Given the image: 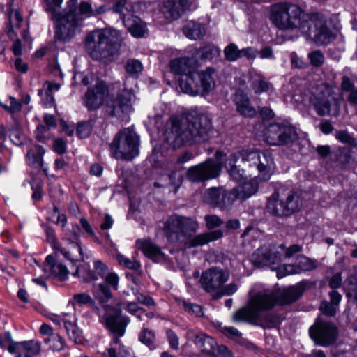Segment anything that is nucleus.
<instances>
[{
	"mask_svg": "<svg viewBox=\"0 0 357 357\" xmlns=\"http://www.w3.org/2000/svg\"><path fill=\"white\" fill-rule=\"evenodd\" d=\"M225 166L230 176L237 181L252 178L231 190L234 201H245L255 195L259 190L258 181L269 180L275 169L271 152L252 149H241L231 153Z\"/></svg>",
	"mask_w": 357,
	"mask_h": 357,
	"instance_id": "nucleus-1",
	"label": "nucleus"
},
{
	"mask_svg": "<svg viewBox=\"0 0 357 357\" xmlns=\"http://www.w3.org/2000/svg\"><path fill=\"white\" fill-rule=\"evenodd\" d=\"M215 133L211 118L206 114L174 116L167 122L164 140L173 149L204 142Z\"/></svg>",
	"mask_w": 357,
	"mask_h": 357,
	"instance_id": "nucleus-2",
	"label": "nucleus"
},
{
	"mask_svg": "<svg viewBox=\"0 0 357 357\" xmlns=\"http://www.w3.org/2000/svg\"><path fill=\"white\" fill-rule=\"evenodd\" d=\"M197 63L194 58L183 56L172 59L169 67L173 73L182 75L178 85L183 93L192 96H204L215 88V70L208 67L198 72Z\"/></svg>",
	"mask_w": 357,
	"mask_h": 357,
	"instance_id": "nucleus-3",
	"label": "nucleus"
},
{
	"mask_svg": "<svg viewBox=\"0 0 357 357\" xmlns=\"http://www.w3.org/2000/svg\"><path fill=\"white\" fill-rule=\"evenodd\" d=\"M302 291H250L247 305L233 315L234 322L257 324L268 321L264 312L276 305H284L296 301Z\"/></svg>",
	"mask_w": 357,
	"mask_h": 357,
	"instance_id": "nucleus-4",
	"label": "nucleus"
},
{
	"mask_svg": "<svg viewBox=\"0 0 357 357\" xmlns=\"http://www.w3.org/2000/svg\"><path fill=\"white\" fill-rule=\"evenodd\" d=\"M199 229L196 218L173 214L164 222L163 232L169 242L176 244H188L189 247H198L222 238L220 229L202 233L190 238Z\"/></svg>",
	"mask_w": 357,
	"mask_h": 357,
	"instance_id": "nucleus-5",
	"label": "nucleus"
},
{
	"mask_svg": "<svg viewBox=\"0 0 357 357\" xmlns=\"http://www.w3.org/2000/svg\"><path fill=\"white\" fill-rule=\"evenodd\" d=\"M121 33L113 29H96L89 32L84 40L87 54L93 60L107 63L119 54Z\"/></svg>",
	"mask_w": 357,
	"mask_h": 357,
	"instance_id": "nucleus-6",
	"label": "nucleus"
},
{
	"mask_svg": "<svg viewBox=\"0 0 357 357\" xmlns=\"http://www.w3.org/2000/svg\"><path fill=\"white\" fill-rule=\"evenodd\" d=\"M269 18L279 30L289 32H309L310 13L296 3L284 1L270 7Z\"/></svg>",
	"mask_w": 357,
	"mask_h": 357,
	"instance_id": "nucleus-7",
	"label": "nucleus"
},
{
	"mask_svg": "<svg viewBox=\"0 0 357 357\" xmlns=\"http://www.w3.org/2000/svg\"><path fill=\"white\" fill-rule=\"evenodd\" d=\"M96 300L104 308V314L100 315L102 321L110 331L118 337L124 335L126 326L130 321L128 317L121 314L120 305H126V310L131 314L136 315L139 320H142V314L144 311L134 302L118 303L117 307H111L107 303L112 300L111 291H96Z\"/></svg>",
	"mask_w": 357,
	"mask_h": 357,
	"instance_id": "nucleus-8",
	"label": "nucleus"
},
{
	"mask_svg": "<svg viewBox=\"0 0 357 357\" xmlns=\"http://www.w3.org/2000/svg\"><path fill=\"white\" fill-rule=\"evenodd\" d=\"M302 200L297 192L284 188L277 189L268 199L266 209L278 217L289 216L298 211Z\"/></svg>",
	"mask_w": 357,
	"mask_h": 357,
	"instance_id": "nucleus-9",
	"label": "nucleus"
},
{
	"mask_svg": "<svg viewBox=\"0 0 357 357\" xmlns=\"http://www.w3.org/2000/svg\"><path fill=\"white\" fill-rule=\"evenodd\" d=\"M52 20L56 23L54 38L63 43L70 42L75 38L83 25V17L77 15L75 8L54 13L52 15Z\"/></svg>",
	"mask_w": 357,
	"mask_h": 357,
	"instance_id": "nucleus-10",
	"label": "nucleus"
},
{
	"mask_svg": "<svg viewBox=\"0 0 357 357\" xmlns=\"http://www.w3.org/2000/svg\"><path fill=\"white\" fill-rule=\"evenodd\" d=\"M139 146L137 135L126 128L120 131L110 144L111 155L117 160L130 161L139 154Z\"/></svg>",
	"mask_w": 357,
	"mask_h": 357,
	"instance_id": "nucleus-11",
	"label": "nucleus"
},
{
	"mask_svg": "<svg viewBox=\"0 0 357 357\" xmlns=\"http://www.w3.org/2000/svg\"><path fill=\"white\" fill-rule=\"evenodd\" d=\"M225 153L217 151L214 158L189 167L185 173L187 179L193 183L204 182L220 176Z\"/></svg>",
	"mask_w": 357,
	"mask_h": 357,
	"instance_id": "nucleus-12",
	"label": "nucleus"
},
{
	"mask_svg": "<svg viewBox=\"0 0 357 357\" xmlns=\"http://www.w3.org/2000/svg\"><path fill=\"white\" fill-rule=\"evenodd\" d=\"M335 99V89L331 84L321 82L313 86L308 96V107L319 116L329 115L331 101Z\"/></svg>",
	"mask_w": 357,
	"mask_h": 357,
	"instance_id": "nucleus-13",
	"label": "nucleus"
},
{
	"mask_svg": "<svg viewBox=\"0 0 357 357\" xmlns=\"http://www.w3.org/2000/svg\"><path fill=\"white\" fill-rule=\"evenodd\" d=\"M264 137L270 145L284 146L295 142L298 139V134L295 128L289 124L274 123L266 128Z\"/></svg>",
	"mask_w": 357,
	"mask_h": 357,
	"instance_id": "nucleus-14",
	"label": "nucleus"
},
{
	"mask_svg": "<svg viewBox=\"0 0 357 357\" xmlns=\"http://www.w3.org/2000/svg\"><path fill=\"white\" fill-rule=\"evenodd\" d=\"M309 32L301 33L318 45H326L334 39V35L326 26L324 16L319 13H310Z\"/></svg>",
	"mask_w": 357,
	"mask_h": 357,
	"instance_id": "nucleus-15",
	"label": "nucleus"
},
{
	"mask_svg": "<svg viewBox=\"0 0 357 357\" xmlns=\"http://www.w3.org/2000/svg\"><path fill=\"white\" fill-rule=\"evenodd\" d=\"M310 335L314 342L320 346L327 347L335 342L337 337L336 326L331 323L317 319L310 328Z\"/></svg>",
	"mask_w": 357,
	"mask_h": 357,
	"instance_id": "nucleus-16",
	"label": "nucleus"
},
{
	"mask_svg": "<svg viewBox=\"0 0 357 357\" xmlns=\"http://www.w3.org/2000/svg\"><path fill=\"white\" fill-rule=\"evenodd\" d=\"M132 92L126 89L121 91L116 97L107 102V112L117 119L123 120L132 111Z\"/></svg>",
	"mask_w": 357,
	"mask_h": 357,
	"instance_id": "nucleus-17",
	"label": "nucleus"
},
{
	"mask_svg": "<svg viewBox=\"0 0 357 357\" xmlns=\"http://www.w3.org/2000/svg\"><path fill=\"white\" fill-rule=\"evenodd\" d=\"M228 271L220 267H211L202 273L199 282L205 290H218L229 279Z\"/></svg>",
	"mask_w": 357,
	"mask_h": 357,
	"instance_id": "nucleus-18",
	"label": "nucleus"
},
{
	"mask_svg": "<svg viewBox=\"0 0 357 357\" xmlns=\"http://www.w3.org/2000/svg\"><path fill=\"white\" fill-rule=\"evenodd\" d=\"M108 93L109 88L106 83L96 79L95 84L89 87L85 93L83 99L84 105L89 110H96L103 104Z\"/></svg>",
	"mask_w": 357,
	"mask_h": 357,
	"instance_id": "nucleus-19",
	"label": "nucleus"
},
{
	"mask_svg": "<svg viewBox=\"0 0 357 357\" xmlns=\"http://www.w3.org/2000/svg\"><path fill=\"white\" fill-rule=\"evenodd\" d=\"M282 254L275 250L262 246L257 248L252 255L253 265L258 268L269 267L275 269L282 261Z\"/></svg>",
	"mask_w": 357,
	"mask_h": 357,
	"instance_id": "nucleus-20",
	"label": "nucleus"
},
{
	"mask_svg": "<svg viewBox=\"0 0 357 357\" xmlns=\"http://www.w3.org/2000/svg\"><path fill=\"white\" fill-rule=\"evenodd\" d=\"M206 203L221 209L229 208L234 203L231 190L227 192L222 187H213L207 189L204 195Z\"/></svg>",
	"mask_w": 357,
	"mask_h": 357,
	"instance_id": "nucleus-21",
	"label": "nucleus"
},
{
	"mask_svg": "<svg viewBox=\"0 0 357 357\" xmlns=\"http://www.w3.org/2000/svg\"><path fill=\"white\" fill-rule=\"evenodd\" d=\"M189 0H167L164 3L163 13L169 20L179 18L189 8Z\"/></svg>",
	"mask_w": 357,
	"mask_h": 357,
	"instance_id": "nucleus-22",
	"label": "nucleus"
},
{
	"mask_svg": "<svg viewBox=\"0 0 357 357\" xmlns=\"http://www.w3.org/2000/svg\"><path fill=\"white\" fill-rule=\"evenodd\" d=\"M137 248L155 262H162L165 260V255L161 248L150 240L139 239L136 241Z\"/></svg>",
	"mask_w": 357,
	"mask_h": 357,
	"instance_id": "nucleus-23",
	"label": "nucleus"
},
{
	"mask_svg": "<svg viewBox=\"0 0 357 357\" xmlns=\"http://www.w3.org/2000/svg\"><path fill=\"white\" fill-rule=\"evenodd\" d=\"M45 153V149L39 144H33L29 146L25 156L27 165L32 168H43L46 172L47 169L44 167L43 161Z\"/></svg>",
	"mask_w": 357,
	"mask_h": 357,
	"instance_id": "nucleus-24",
	"label": "nucleus"
},
{
	"mask_svg": "<svg viewBox=\"0 0 357 357\" xmlns=\"http://www.w3.org/2000/svg\"><path fill=\"white\" fill-rule=\"evenodd\" d=\"M66 241L70 245L69 250H66L65 248H62L60 244L54 243L52 248L54 251L56 253L60 252L63 254L66 259L70 261H82L84 259V255L80 243L79 241L73 242L69 239Z\"/></svg>",
	"mask_w": 357,
	"mask_h": 357,
	"instance_id": "nucleus-25",
	"label": "nucleus"
},
{
	"mask_svg": "<svg viewBox=\"0 0 357 357\" xmlns=\"http://www.w3.org/2000/svg\"><path fill=\"white\" fill-rule=\"evenodd\" d=\"M94 271L86 270L84 267L77 268L73 275L81 276L86 282L98 279V275L102 276L107 271V266L100 260H96L93 264Z\"/></svg>",
	"mask_w": 357,
	"mask_h": 357,
	"instance_id": "nucleus-26",
	"label": "nucleus"
},
{
	"mask_svg": "<svg viewBox=\"0 0 357 357\" xmlns=\"http://www.w3.org/2000/svg\"><path fill=\"white\" fill-rule=\"evenodd\" d=\"M44 270L61 280H66L69 273L67 268L62 264L56 262L52 255L46 257Z\"/></svg>",
	"mask_w": 357,
	"mask_h": 357,
	"instance_id": "nucleus-27",
	"label": "nucleus"
},
{
	"mask_svg": "<svg viewBox=\"0 0 357 357\" xmlns=\"http://www.w3.org/2000/svg\"><path fill=\"white\" fill-rule=\"evenodd\" d=\"M123 24L132 36L135 38L144 37L147 32L146 24L136 15H133L131 18L124 20Z\"/></svg>",
	"mask_w": 357,
	"mask_h": 357,
	"instance_id": "nucleus-28",
	"label": "nucleus"
},
{
	"mask_svg": "<svg viewBox=\"0 0 357 357\" xmlns=\"http://www.w3.org/2000/svg\"><path fill=\"white\" fill-rule=\"evenodd\" d=\"M79 16L84 18H89L91 17H96L99 15L105 13L107 10V7L105 5H101L98 7L93 8L91 3L88 1H81L77 8H75Z\"/></svg>",
	"mask_w": 357,
	"mask_h": 357,
	"instance_id": "nucleus-29",
	"label": "nucleus"
},
{
	"mask_svg": "<svg viewBox=\"0 0 357 357\" xmlns=\"http://www.w3.org/2000/svg\"><path fill=\"white\" fill-rule=\"evenodd\" d=\"M183 33L188 38L198 40L204 36L206 29L202 24L192 20L183 26Z\"/></svg>",
	"mask_w": 357,
	"mask_h": 357,
	"instance_id": "nucleus-30",
	"label": "nucleus"
},
{
	"mask_svg": "<svg viewBox=\"0 0 357 357\" xmlns=\"http://www.w3.org/2000/svg\"><path fill=\"white\" fill-rule=\"evenodd\" d=\"M194 343L203 353H211L214 351L216 341L211 337L203 333H197L195 335Z\"/></svg>",
	"mask_w": 357,
	"mask_h": 357,
	"instance_id": "nucleus-31",
	"label": "nucleus"
},
{
	"mask_svg": "<svg viewBox=\"0 0 357 357\" xmlns=\"http://www.w3.org/2000/svg\"><path fill=\"white\" fill-rule=\"evenodd\" d=\"M331 303L323 301L320 305V310L326 316L332 317L336 314L337 305L340 303L342 296L338 291H330Z\"/></svg>",
	"mask_w": 357,
	"mask_h": 357,
	"instance_id": "nucleus-32",
	"label": "nucleus"
},
{
	"mask_svg": "<svg viewBox=\"0 0 357 357\" xmlns=\"http://www.w3.org/2000/svg\"><path fill=\"white\" fill-rule=\"evenodd\" d=\"M340 89L348 93L347 100L351 105H357V89L348 76H343L341 79Z\"/></svg>",
	"mask_w": 357,
	"mask_h": 357,
	"instance_id": "nucleus-33",
	"label": "nucleus"
},
{
	"mask_svg": "<svg viewBox=\"0 0 357 357\" xmlns=\"http://www.w3.org/2000/svg\"><path fill=\"white\" fill-rule=\"evenodd\" d=\"M109 357H135L132 351L122 344L118 337H115L108 349Z\"/></svg>",
	"mask_w": 357,
	"mask_h": 357,
	"instance_id": "nucleus-34",
	"label": "nucleus"
},
{
	"mask_svg": "<svg viewBox=\"0 0 357 357\" xmlns=\"http://www.w3.org/2000/svg\"><path fill=\"white\" fill-rule=\"evenodd\" d=\"M113 12L118 13L123 22L124 20L131 18L133 15V6L128 0H119L112 7Z\"/></svg>",
	"mask_w": 357,
	"mask_h": 357,
	"instance_id": "nucleus-35",
	"label": "nucleus"
},
{
	"mask_svg": "<svg viewBox=\"0 0 357 357\" xmlns=\"http://www.w3.org/2000/svg\"><path fill=\"white\" fill-rule=\"evenodd\" d=\"M298 273L303 271H311L315 270L319 266V263L316 259L309 258L303 255L296 257L295 261Z\"/></svg>",
	"mask_w": 357,
	"mask_h": 357,
	"instance_id": "nucleus-36",
	"label": "nucleus"
},
{
	"mask_svg": "<svg viewBox=\"0 0 357 357\" xmlns=\"http://www.w3.org/2000/svg\"><path fill=\"white\" fill-rule=\"evenodd\" d=\"M166 166L169 169L167 173L169 183L177 190L183 182L182 169L172 162H167Z\"/></svg>",
	"mask_w": 357,
	"mask_h": 357,
	"instance_id": "nucleus-37",
	"label": "nucleus"
},
{
	"mask_svg": "<svg viewBox=\"0 0 357 357\" xmlns=\"http://www.w3.org/2000/svg\"><path fill=\"white\" fill-rule=\"evenodd\" d=\"M138 338L142 344L147 346L150 349H156L155 334L153 331L144 328L139 333Z\"/></svg>",
	"mask_w": 357,
	"mask_h": 357,
	"instance_id": "nucleus-38",
	"label": "nucleus"
},
{
	"mask_svg": "<svg viewBox=\"0 0 357 357\" xmlns=\"http://www.w3.org/2000/svg\"><path fill=\"white\" fill-rule=\"evenodd\" d=\"M9 137L11 142L17 146L22 145L26 140L18 122H15L8 129Z\"/></svg>",
	"mask_w": 357,
	"mask_h": 357,
	"instance_id": "nucleus-39",
	"label": "nucleus"
},
{
	"mask_svg": "<svg viewBox=\"0 0 357 357\" xmlns=\"http://www.w3.org/2000/svg\"><path fill=\"white\" fill-rule=\"evenodd\" d=\"M10 354H23L25 351L24 341L15 342L13 340L10 332L7 331V343L6 349Z\"/></svg>",
	"mask_w": 357,
	"mask_h": 357,
	"instance_id": "nucleus-40",
	"label": "nucleus"
},
{
	"mask_svg": "<svg viewBox=\"0 0 357 357\" xmlns=\"http://www.w3.org/2000/svg\"><path fill=\"white\" fill-rule=\"evenodd\" d=\"M45 344H49L50 349L54 351H59L64 349L66 342L59 334L52 335L44 340Z\"/></svg>",
	"mask_w": 357,
	"mask_h": 357,
	"instance_id": "nucleus-41",
	"label": "nucleus"
},
{
	"mask_svg": "<svg viewBox=\"0 0 357 357\" xmlns=\"http://www.w3.org/2000/svg\"><path fill=\"white\" fill-rule=\"evenodd\" d=\"M252 88L255 93L259 94L268 91L272 88V85L264 77L259 76L257 79L252 82Z\"/></svg>",
	"mask_w": 357,
	"mask_h": 357,
	"instance_id": "nucleus-42",
	"label": "nucleus"
},
{
	"mask_svg": "<svg viewBox=\"0 0 357 357\" xmlns=\"http://www.w3.org/2000/svg\"><path fill=\"white\" fill-rule=\"evenodd\" d=\"M126 72L131 76H137L143 70L141 61L135 59H129L125 64Z\"/></svg>",
	"mask_w": 357,
	"mask_h": 357,
	"instance_id": "nucleus-43",
	"label": "nucleus"
},
{
	"mask_svg": "<svg viewBox=\"0 0 357 357\" xmlns=\"http://www.w3.org/2000/svg\"><path fill=\"white\" fill-rule=\"evenodd\" d=\"M225 59L233 62L241 58V50L234 43H230L224 49Z\"/></svg>",
	"mask_w": 357,
	"mask_h": 357,
	"instance_id": "nucleus-44",
	"label": "nucleus"
},
{
	"mask_svg": "<svg viewBox=\"0 0 357 357\" xmlns=\"http://www.w3.org/2000/svg\"><path fill=\"white\" fill-rule=\"evenodd\" d=\"M119 284V277L115 273H108L103 284H100V290L116 289Z\"/></svg>",
	"mask_w": 357,
	"mask_h": 357,
	"instance_id": "nucleus-45",
	"label": "nucleus"
},
{
	"mask_svg": "<svg viewBox=\"0 0 357 357\" xmlns=\"http://www.w3.org/2000/svg\"><path fill=\"white\" fill-rule=\"evenodd\" d=\"M65 327L70 338L75 343H81L82 341V331L75 325L72 323H66Z\"/></svg>",
	"mask_w": 357,
	"mask_h": 357,
	"instance_id": "nucleus-46",
	"label": "nucleus"
},
{
	"mask_svg": "<svg viewBox=\"0 0 357 357\" xmlns=\"http://www.w3.org/2000/svg\"><path fill=\"white\" fill-rule=\"evenodd\" d=\"M116 259L119 264L131 270H137L141 266L139 261L135 260V259H129L121 254H118L116 255Z\"/></svg>",
	"mask_w": 357,
	"mask_h": 357,
	"instance_id": "nucleus-47",
	"label": "nucleus"
},
{
	"mask_svg": "<svg viewBox=\"0 0 357 357\" xmlns=\"http://www.w3.org/2000/svg\"><path fill=\"white\" fill-rule=\"evenodd\" d=\"M280 264L275 267L278 278H282L289 274H298L295 263L293 264H283L282 266Z\"/></svg>",
	"mask_w": 357,
	"mask_h": 357,
	"instance_id": "nucleus-48",
	"label": "nucleus"
},
{
	"mask_svg": "<svg viewBox=\"0 0 357 357\" xmlns=\"http://www.w3.org/2000/svg\"><path fill=\"white\" fill-rule=\"evenodd\" d=\"M24 344L27 354L38 355L41 351V344L38 341L34 340L24 341Z\"/></svg>",
	"mask_w": 357,
	"mask_h": 357,
	"instance_id": "nucleus-49",
	"label": "nucleus"
},
{
	"mask_svg": "<svg viewBox=\"0 0 357 357\" xmlns=\"http://www.w3.org/2000/svg\"><path fill=\"white\" fill-rule=\"evenodd\" d=\"M206 222V227L208 229H213L214 228L219 227L221 226L224 221L219 216L214 214L206 215L204 217Z\"/></svg>",
	"mask_w": 357,
	"mask_h": 357,
	"instance_id": "nucleus-50",
	"label": "nucleus"
},
{
	"mask_svg": "<svg viewBox=\"0 0 357 357\" xmlns=\"http://www.w3.org/2000/svg\"><path fill=\"white\" fill-rule=\"evenodd\" d=\"M308 58L312 66L318 68L324 63V56L320 50H315L308 54Z\"/></svg>",
	"mask_w": 357,
	"mask_h": 357,
	"instance_id": "nucleus-51",
	"label": "nucleus"
},
{
	"mask_svg": "<svg viewBox=\"0 0 357 357\" xmlns=\"http://www.w3.org/2000/svg\"><path fill=\"white\" fill-rule=\"evenodd\" d=\"M91 132V125L89 122H81L77 126V135L79 138H86Z\"/></svg>",
	"mask_w": 357,
	"mask_h": 357,
	"instance_id": "nucleus-52",
	"label": "nucleus"
},
{
	"mask_svg": "<svg viewBox=\"0 0 357 357\" xmlns=\"http://www.w3.org/2000/svg\"><path fill=\"white\" fill-rule=\"evenodd\" d=\"M279 248L284 252L286 258H290L294 255L302 251V246L298 244H294L289 247H286L284 244H281L279 245Z\"/></svg>",
	"mask_w": 357,
	"mask_h": 357,
	"instance_id": "nucleus-53",
	"label": "nucleus"
},
{
	"mask_svg": "<svg viewBox=\"0 0 357 357\" xmlns=\"http://www.w3.org/2000/svg\"><path fill=\"white\" fill-rule=\"evenodd\" d=\"M335 138L343 144L353 145L355 143V139L348 132L347 130L336 131Z\"/></svg>",
	"mask_w": 357,
	"mask_h": 357,
	"instance_id": "nucleus-54",
	"label": "nucleus"
},
{
	"mask_svg": "<svg viewBox=\"0 0 357 357\" xmlns=\"http://www.w3.org/2000/svg\"><path fill=\"white\" fill-rule=\"evenodd\" d=\"M50 128L43 125L38 126L36 130V139L42 142H45L46 140L50 138Z\"/></svg>",
	"mask_w": 357,
	"mask_h": 357,
	"instance_id": "nucleus-55",
	"label": "nucleus"
},
{
	"mask_svg": "<svg viewBox=\"0 0 357 357\" xmlns=\"http://www.w3.org/2000/svg\"><path fill=\"white\" fill-rule=\"evenodd\" d=\"M165 333L170 347L173 349H178L179 347V338L177 334L172 329L167 328Z\"/></svg>",
	"mask_w": 357,
	"mask_h": 357,
	"instance_id": "nucleus-56",
	"label": "nucleus"
},
{
	"mask_svg": "<svg viewBox=\"0 0 357 357\" xmlns=\"http://www.w3.org/2000/svg\"><path fill=\"white\" fill-rule=\"evenodd\" d=\"M183 306L185 311L190 313L195 317H199L203 315L202 307L199 305L187 303L186 301L183 302Z\"/></svg>",
	"mask_w": 357,
	"mask_h": 357,
	"instance_id": "nucleus-57",
	"label": "nucleus"
},
{
	"mask_svg": "<svg viewBox=\"0 0 357 357\" xmlns=\"http://www.w3.org/2000/svg\"><path fill=\"white\" fill-rule=\"evenodd\" d=\"M63 0H45V10L52 13H57L56 10L61 6Z\"/></svg>",
	"mask_w": 357,
	"mask_h": 357,
	"instance_id": "nucleus-58",
	"label": "nucleus"
},
{
	"mask_svg": "<svg viewBox=\"0 0 357 357\" xmlns=\"http://www.w3.org/2000/svg\"><path fill=\"white\" fill-rule=\"evenodd\" d=\"M237 111L242 116L245 117H253L256 115V110L250 105V102L238 106Z\"/></svg>",
	"mask_w": 357,
	"mask_h": 357,
	"instance_id": "nucleus-59",
	"label": "nucleus"
},
{
	"mask_svg": "<svg viewBox=\"0 0 357 357\" xmlns=\"http://www.w3.org/2000/svg\"><path fill=\"white\" fill-rule=\"evenodd\" d=\"M220 53V50L215 46H206L202 50V56L206 59H212Z\"/></svg>",
	"mask_w": 357,
	"mask_h": 357,
	"instance_id": "nucleus-60",
	"label": "nucleus"
},
{
	"mask_svg": "<svg viewBox=\"0 0 357 357\" xmlns=\"http://www.w3.org/2000/svg\"><path fill=\"white\" fill-rule=\"evenodd\" d=\"M233 100L236 105V107L244 104L249 103L250 100L246 94L242 91L238 90L234 96Z\"/></svg>",
	"mask_w": 357,
	"mask_h": 357,
	"instance_id": "nucleus-61",
	"label": "nucleus"
},
{
	"mask_svg": "<svg viewBox=\"0 0 357 357\" xmlns=\"http://www.w3.org/2000/svg\"><path fill=\"white\" fill-rule=\"evenodd\" d=\"M73 302L77 304L93 305L92 298L85 293L75 294L73 297Z\"/></svg>",
	"mask_w": 357,
	"mask_h": 357,
	"instance_id": "nucleus-62",
	"label": "nucleus"
},
{
	"mask_svg": "<svg viewBox=\"0 0 357 357\" xmlns=\"http://www.w3.org/2000/svg\"><path fill=\"white\" fill-rule=\"evenodd\" d=\"M317 288V282L308 280H303L298 283L295 286V289L294 290H310ZM288 290H291L289 289Z\"/></svg>",
	"mask_w": 357,
	"mask_h": 357,
	"instance_id": "nucleus-63",
	"label": "nucleus"
},
{
	"mask_svg": "<svg viewBox=\"0 0 357 357\" xmlns=\"http://www.w3.org/2000/svg\"><path fill=\"white\" fill-rule=\"evenodd\" d=\"M351 150L347 148L340 149V153L337 155L338 160L343 164H347L350 162L351 157Z\"/></svg>",
	"mask_w": 357,
	"mask_h": 357,
	"instance_id": "nucleus-64",
	"label": "nucleus"
}]
</instances>
